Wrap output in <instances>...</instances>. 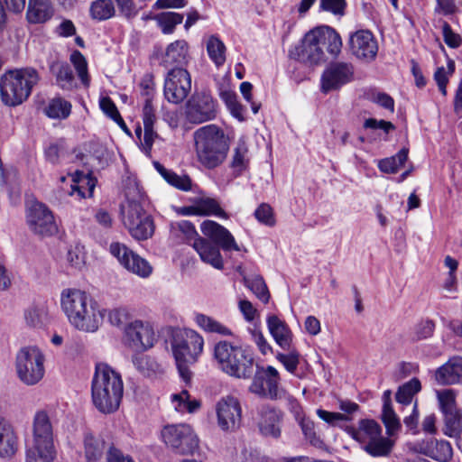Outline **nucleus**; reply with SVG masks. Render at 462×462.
I'll return each instance as SVG.
<instances>
[{
    "instance_id": "6e6d98bb",
    "label": "nucleus",
    "mask_w": 462,
    "mask_h": 462,
    "mask_svg": "<svg viewBox=\"0 0 462 462\" xmlns=\"http://www.w3.org/2000/svg\"><path fill=\"white\" fill-rule=\"evenodd\" d=\"M317 416L327 422L330 426H337L339 421H346L349 420V417L346 414H343L340 412H332L328 411L323 409H318L316 411Z\"/></svg>"
},
{
    "instance_id": "473e14b6",
    "label": "nucleus",
    "mask_w": 462,
    "mask_h": 462,
    "mask_svg": "<svg viewBox=\"0 0 462 462\" xmlns=\"http://www.w3.org/2000/svg\"><path fill=\"white\" fill-rule=\"evenodd\" d=\"M174 409L179 412L193 413L200 408L201 402L197 399H191L187 390H182L180 393L171 396Z\"/></svg>"
},
{
    "instance_id": "c03bdc74",
    "label": "nucleus",
    "mask_w": 462,
    "mask_h": 462,
    "mask_svg": "<svg viewBox=\"0 0 462 462\" xmlns=\"http://www.w3.org/2000/svg\"><path fill=\"white\" fill-rule=\"evenodd\" d=\"M70 61L73 64L79 78L85 87H88L90 83V78L88 72V63L85 57L79 51H74L70 54Z\"/></svg>"
},
{
    "instance_id": "6ab92c4d",
    "label": "nucleus",
    "mask_w": 462,
    "mask_h": 462,
    "mask_svg": "<svg viewBox=\"0 0 462 462\" xmlns=\"http://www.w3.org/2000/svg\"><path fill=\"white\" fill-rule=\"evenodd\" d=\"M27 449L55 451L53 429L46 411H37L32 423V440Z\"/></svg>"
},
{
    "instance_id": "412c9836",
    "label": "nucleus",
    "mask_w": 462,
    "mask_h": 462,
    "mask_svg": "<svg viewBox=\"0 0 462 462\" xmlns=\"http://www.w3.org/2000/svg\"><path fill=\"white\" fill-rule=\"evenodd\" d=\"M125 336L127 343L136 351H144L154 344V331L148 322L136 319L126 325Z\"/></svg>"
},
{
    "instance_id": "f257e3e1",
    "label": "nucleus",
    "mask_w": 462,
    "mask_h": 462,
    "mask_svg": "<svg viewBox=\"0 0 462 462\" xmlns=\"http://www.w3.org/2000/svg\"><path fill=\"white\" fill-rule=\"evenodd\" d=\"M60 305L70 324L79 330L95 332L103 320V310L84 291L64 289L60 295Z\"/></svg>"
},
{
    "instance_id": "c756f323",
    "label": "nucleus",
    "mask_w": 462,
    "mask_h": 462,
    "mask_svg": "<svg viewBox=\"0 0 462 462\" xmlns=\"http://www.w3.org/2000/svg\"><path fill=\"white\" fill-rule=\"evenodd\" d=\"M17 450V438L12 426L0 419V456L9 457Z\"/></svg>"
},
{
    "instance_id": "5fc2aeb1",
    "label": "nucleus",
    "mask_w": 462,
    "mask_h": 462,
    "mask_svg": "<svg viewBox=\"0 0 462 462\" xmlns=\"http://www.w3.org/2000/svg\"><path fill=\"white\" fill-rule=\"evenodd\" d=\"M434 328L435 324L433 321L429 319L420 321L414 327L412 340L420 341L430 337Z\"/></svg>"
},
{
    "instance_id": "774afa93",
    "label": "nucleus",
    "mask_w": 462,
    "mask_h": 462,
    "mask_svg": "<svg viewBox=\"0 0 462 462\" xmlns=\"http://www.w3.org/2000/svg\"><path fill=\"white\" fill-rule=\"evenodd\" d=\"M106 462H134L131 457L125 456L121 450L109 446L106 452Z\"/></svg>"
},
{
    "instance_id": "7ed1b4c3",
    "label": "nucleus",
    "mask_w": 462,
    "mask_h": 462,
    "mask_svg": "<svg viewBox=\"0 0 462 462\" xmlns=\"http://www.w3.org/2000/svg\"><path fill=\"white\" fill-rule=\"evenodd\" d=\"M203 235L210 238L215 245L203 237L195 239L192 247L199 254L200 259L214 268L221 270L224 267L223 258L219 248L224 251H240L232 234L223 226L212 220H205L200 226Z\"/></svg>"
},
{
    "instance_id": "cd10ccee",
    "label": "nucleus",
    "mask_w": 462,
    "mask_h": 462,
    "mask_svg": "<svg viewBox=\"0 0 462 462\" xmlns=\"http://www.w3.org/2000/svg\"><path fill=\"white\" fill-rule=\"evenodd\" d=\"M268 329L275 342L284 350H290L292 342V333L287 324L277 316L267 318Z\"/></svg>"
},
{
    "instance_id": "9b49d317",
    "label": "nucleus",
    "mask_w": 462,
    "mask_h": 462,
    "mask_svg": "<svg viewBox=\"0 0 462 462\" xmlns=\"http://www.w3.org/2000/svg\"><path fill=\"white\" fill-rule=\"evenodd\" d=\"M44 356L34 346H25L16 355V372L19 379L27 385L40 382L44 375Z\"/></svg>"
},
{
    "instance_id": "e2e57ef3",
    "label": "nucleus",
    "mask_w": 462,
    "mask_h": 462,
    "mask_svg": "<svg viewBox=\"0 0 462 462\" xmlns=\"http://www.w3.org/2000/svg\"><path fill=\"white\" fill-rule=\"evenodd\" d=\"M143 128L153 127L156 121L155 111L149 97L146 98L143 108Z\"/></svg>"
},
{
    "instance_id": "5701e85b",
    "label": "nucleus",
    "mask_w": 462,
    "mask_h": 462,
    "mask_svg": "<svg viewBox=\"0 0 462 462\" xmlns=\"http://www.w3.org/2000/svg\"><path fill=\"white\" fill-rule=\"evenodd\" d=\"M415 450L438 462H448L452 458L450 443L444 439H429L416 444Z\"/></svg>"
},
{
    "instance_id": "bb28decb",
    "label": "nucleus",
    "mask_w": 462,
    "mask_h": 462,
    "mask_svg": "<svg viewBox=\"0 0 462 462\" xmlns=\"http://www.w3.org/2000/svg\"><path fill=\"white\" fill-rule=\"evenodd\" d=\"M54 14L50 0H29L26 19L29 23L40 24L49 21Z\"/></svg>"
},
{
    "instance_id": "2f4dec72",
    "label": "nucleus",
    "mask_w": 462,
    "mask_h": 462,
    "mask_svg": "<svg viewBox=\"0 0 462 462\" xmlns=\"http://www.w3.org/2000/svg\"><path fill=\"white\" fill-rule=\"evenodd\" d=\"M193 212H197V216L214 215L223 218L227 217L226 213L221 208L217 200L211 198H201L196 200Z\"/></svg>"
},
{
    "instance_id": "bf43d9fd",
    "label": "nucleus",
    "mask_w": 462,
    "mask_h": 462,
    "mask_svg": "<svg viewBox=\"0 0 462 462\" xmlns=\"http://www.w3.org/2000/svg\"><path fill=\"white\" fill-rule=\"evenodd\" d=\"M45 315L43 309L31 308L25 311L24 318L30 327H38L43 323Z\"/></svg>"
},
{
    "instance_id": "c9c22d12",
    "label": "nucleus",
    "mask_w": 462,
    "mask_h": 462,
    "mask_svg": "<svg viewBox=\"0 0 462 462\" xmlns=\"http://www.w3.org/2000/svg\"><path fill=\"white\" fill-rule=\"evenodd\" d=\"M155 168L161 173L163 179L171 186L185 191L190 189L191 180L188 176H180L175 172L165 169L158 162L155 163Z\"/></svg>"
},
{
    "instance_id": "423d86ee",
    "label": "nucleus",
    "mask_w": 462,
    "mask_h": 462,
    "mask_svg": "<svg viewBox=\"0 0 462 462\" xmlns=\"http://www.w3.org/2000/svg\"><path fill=\"white\" fill-rule=\"evenodd\" d=\"M40 77L33 68L10 70L0 79V93L4 104L15 106L22 104L31 95L32 88Z\"/></svg>"
},
{
    "instance_id": "052dcab7",
    "label": "nucleus",
    "mask_w": 462,
    "mask_h": 462,
    "mask_svg": "<svg viewBox=\"0 0 462 462\" xmlns=\"http://www.w3.org/2000/svg\"><path fill=\"white\" fill-rule=\"evenodd\" d=\"M254 216L258 221L267 225H274L273 209L268 204H261L254 212Z\"/></svg>"
},
{
    "instance_id": "864d4df0",
    "label": "nucleus",
    "mask_w": 462,
    "mask_h": 462,
    "mask_svg": "<svg viewBox=\"0 0 462 462\" xmlns=\"http://www.w3.org/2000/svg\"><path fill=\"white\" fill-rule=\"evenodd\" d=\"M289 351L288 354L279 353L277 359L284 365L288 372L294 374L300 363V354L291 346Z\"/></svg>"
},
{
    "instance_id": "09e8293b",
    "label": "nucleus",
    "mask_w": 462,
    "mask_h": 462,
    "mask_svg": "<svg viewBox=\"0 0 462 462\" xmlns=\"http://www.w3.org/2000/svg\"><path fill=\"white\" fill-rule=\"evenodd\" d=\"M248 149L245 142H239L236 147L234 149V154L230 163L231 168L235 171L241 172L247 164Z\"/></svg>"
},
{
    "instance_id": "a18cd8bd",
    "label": "nucleus",
    "mask_w": 462,
    "mask_h": 462,
    "mask_svg": "<svg viewBox=\"0 0 462 462\" xmlns=\"http://www.w3.org/2000/svg\"><path fill=\"white\" fill-rule=\"evenodd\" d=\"M207 50L210 59L217 66H220L225 62L226 47L218 38L215 36L210 37L207 43Z\"/></svg>"
},
{
    "instance_id": "79ce46f5",
    "label": "nucleus",
    "mask_w": 462,
    "mask_h": 462,
    "mask_svg": "<svg viewBox=\"0 0 462 462\" xmlns=\"http://www.w3.org/2000/svg\"><path fill=\"white\" fill-rule=\"evenodd\" d=\"M171 229L175 236H182V238L191 245L195 239L199 237L194 226L187 220L172 223Z\"/></svg>"
},
{
    "instance_id": "e433bc0d",
    "label": "nucleus",
    "mask_w": 462,
    "mask_h": 462,
    "mask_svg": "<svg viewBox=\"0 0 462 462\" xmlns=\"http://www.w3.org/2000/svg\"><path fill=\"white\" fill-rule=\"evenodd\" d=\"M73 180L78 184L72 186V193L77 192L80 198L92 197L96 187V179L77 171Z\"/></svg>"
},
{
    "instance_id": "20e7f679",
    "label": "nucleus",
    "mask_w": 462,
    "mask_h": 462,
    "mask_svg": "<svg viewBox=\"0 0 462 462\" xmlns=\"http://www.w3.org/2000/svg\"><path fill=\"white\" fill-rule=\"evenodd\" d=\"M198 162L206 169L220 166L229 151L228 138L217 125H207L193 133Z\"/></svg>"
},
{
    "instance_id": "7c9ffc66",
    "label": "nucleus",
    "mask_w": 462,
    "mask_h": 462,
    "mask_svg": "<svg viewBox=\"0 0 462 462\" xmlns=\"http://www.w3.org/2000/svg\"><path fill=\"white\" fill-rule=\"evenodd\" d=\"M51 72L56 77V81L63 89H70L74 84V75L69 65L66 62L54 61L50 66Z\"/></svg>"
},
{
    "instance_id": "a211bd4d",
    "label": "nucleus",
    "mask_w": 462,
    "mask_h": 462,
    "mask_svg": "<svg viewBox=\"0 0 462 462\" xmlns=\"http://www.w3.org/2000/svg\"><path fill=\"white\" fill-rule=\"evenodd\" d=\"M110 253L116 257L118 262L129 272L147 278L152 272V265L145 259L130 250L125 245L118 242L110 245Z\"/></svg>"
},
{
    "instance_id": "f03ea898",
    "label": "nucleus",
    "mask_w": 462,
    "mask_h": 462,
    "mask_svg": "<svg viewBox=\"0 0 462 462\" xmlns=\"http://www.w3.org/2000/svg\"><path fill=\"white\" fill-rule=\"evenodd\" d=\"M124 393L121 374L106 364L97 365L91 383V399L96 409L103 414L116 412Z\"/></svg>"
},
{
    "instance_id": "603ef678",
    "label": "nucleus",
    "mask_w": 462,
    "mask_h": 462,
    "mask_svg": "<svg viewBox=\"0 0 462 462\" xmlns=\"http://www.w3.org/2000/svg\"><path fill=\"white\" fill-rule=\"evenodd\" d=\"M298 424L300 425L306 440H308L311 445L319 446L322 444V440L316 433L315 423L312 420L305 417L301 419Z\"/></svg>"
},
{
    "instance_id": "a19ab883",
    "label": "nucleus",
    "mask_w": 462,
    "mask_h": 462,
    "mask_svg": "<svg viewBox=\"0 0 462 462\" xmlns=\"http://www.w3.org/2000/svg\"><path fill=\"white\" fill-rule=\"evenodd\" d=\"M45 112L51 118L65 119L71 112V105L62 98H54L50 102Z\"/></svg>"
},
{
    "instance_id": "49530a36",
    "label": "nucleus",
    "mask_w": 462,
    "mask_h": 462,
    "mask_svg": "<svg viewBox=\"0 0 462 462\" xmlns=\"http://www.w3.org/2000/svg\"><path fill=\"white\" fill-rule=\"evenodd\" d=\"M381 417L386 428V433L389 437L395 435L400 430V419L395 413L393 408L383 409Z\"/></svg>"
},
{
    "instance_id": "a878e982",
    "label": "nucleus",
    "mask_w": 462,
    "mask_h": 462,
    "mask_svg": "<svg viewBox=\"0 0 462 462\" xmlns=\"http://www.w3.org/2000/svg\"><path fill=\"white\" fill-rule=\"evenodd\" d=\"M436 380L441 384L462 383V357L453 356L436 372Z\"/></svg>"
},
{
    "instance_id": "4be33fe9",
    "label": "nucleus",
    "mask_w": 462,
    "mask_h": 462,
    "mask_svg": "<svg viewBox=\"0 0 462 462\" xmlns=\"http://www.w3.org/2000/svg\"><path fill=\"white\" fill-rule=\"evenodd\" d=\"M350 50L357 59L372 61L378 51V43L371 31H356L349 38Z\"/></svg>"
},
{
    "instance_id": "ddd939ff",
    "label": "nucleus",
    "mask_w": 462,
    "mask_h": 462,
    "mask_svg": "<svg viewBox=\"0 0 462 462\" xmlns=\"http://www.w3.org/2000/svg\"><path fill=\"white\" fill-rule=\"evenodd\" d=\"M26 223L29 229L41 237L51 236L58 226L51 210L43 203L32 202L26 210Z\"/></svg>"
},
{
    "instance_id": "72a5a7b5",
    "label": "nucleus",
    "mask_w": 462,
    "mask_h": 462,
    "mask_svg": "<svg viewBox=\"0 0 462 462\" xmlns=\"http://www.w3.org/2000/svg\"><path fill=\"white\" fill-rule=\"evenodd\" d=\"M421 389L420 382L418 378H412L409 382L403 383L397 390L395 394L396 402L408 405L412 402V399L416 393Z\"/></svg>"
},
{
    "instance_id": "c85d7f7f",
    "label": "nucleus",
    "mask_w": 462,
    "mask_h": 462,
    "mask_svg": "<svg viewBox=\"0 0 462 462\" xmlns=\"http://www.w3.org/2000/svg\"><path fill=\"white\" fill-rule=\"evenodd\" d=\"M83 446L87 462H100L110 445L106 444L101 437L86 432Z\"/></svg>"
},
{
    "instance_id": "13d9d810",
    "label": "nucleus",
    "mask_w": 462,
    "mask_h": 462,
    "mask_svg": "<svg viewBox=\"0 0 462 462\" xmlns=\"http://www.w3.org/2000/svg\"><path fill=\"white\" fill-rule=\"evenodd\" d=\"M55 457V451L26 450V462H51Z\"/></svg>"
},
{
    "instance_id": "6e6552de",
    "label": "nucleus",
    "mask_w": 462,
    "mask_h": 462,
    "mask_svg": "<svg viewBox=\"0 0 462 462\" xmlns=\"http://www.w3.org/2000/svg\"><path fill=\"white\" fill-rule=\"evenodd\" d=\"M346 431L372 457H387L393 450L394 441L382 435V427L374 420L363 419L357 428L348 427Z\"/></svg>"
},
{
    "instance_id": "4468645a",
    "label": "nucleus",
    "mask_w": 462,
    "mask_h": 462,
    "mask_svg": "<svg viewBox=\"0 0 462 462\" xmlns=\"http://www.w3.org/2000/svg\"><path fill=\"white\" fill-rule=\"evenodd\" d=\"M355 71L356 69L352 62H330L321 75L320 91L323 94H328L340 89L355 79Z\"/></svg>"
},
{
    "instance_id": "f3484780",
    "label": "nucleus",
    "mask_w": 462,
    "mask_h": 462,
    "mask_svg": "<svg viewBox=\"0 0 462 462\" xmlns=\"http://www.w3.org/2000/svg\"><path fill=\"white\" fill-rule=\"evenodd\" d=\"M217 114L216 101L205 92L194 94L187 102L185 115L189 123L202 124L215 119Z\"/></svg>"
},
{
    "instance_id": "2eb2a0df",
    "label": "nucleus",
    "mask_w": 462,
    "mask_h": 462,
    "mask_svg": "<svg viewBox=\"0 0 462 462\" xmlns=\"http://www.w3.org/2000/svg\"><path fill=\"white\" fill-rule=\"evenodd\" d=\"M191 90V77L183 68H171L164 79L163 95L171 104H180Z\"/></svg>"
},
{
    "instance_id": "dca6fc26",
    "label": "nucleus",
    "mask_w": 462,
    "mask_h": 462,
    "mask_svg": "<svg viewBox=\"0 0 462 462\" xmlns=\"http://www.w3.org/2000/svg\"><path fill=\"white\" fill-rule=\"evenodd\" d=\"M217 426L221 430L232 432L237 430L242 422V407L238 398L226 395L216 403Z\"/></svg>"
},
{
    "instance_id": "3c124183",
    "label": "nucleus",
    "mask_w": 462,
    "mask_h": 462,
    "mask_svg": "<svg viewBox=\"0 0 462 462\" xmlns=\"http://www.w3.org/2000/svg\"><path fill=\"white\" fill-rule=\"evenodd\" d=\"M158 25L162 29H174L183 21V15L176 12H162L155 16Z\"/></svg>"
},
{
    "instance_id": "b1692460",
    "label": "nucleus",
    "mask_w": 462,
    "mask_h": 462,
    "mask_svg": "<svg viewBox=\"0 0 462 462\" xmlns=\"http://www.w3.org/2000/svg\"><path fill=\"white\" fill-rule=\"evenodd\" d=\"M259 415L258 426L261 433L267 437L279 438L281 435V411L269 405H263L259 409Z\"/></svg>"
},
{
    "instance_id": "0eeeda50",
    "label": "nucleus",
    "mask_w": 462,
    "mask_h": 462,
    "mask_svg": "<svg viewBox=\"0 0 462 462\" xmlns=\"http://www.w3.org/2000/svg\"><path fill=\"white\" fill-rule=\"evenodd\" d=\"M204 346V339L197 331L185 329L173 337L171 347L180 375L185 382L191 378L189 365L197 362Z\"/></svg>"
},
{
    "instance_id": "4c0bfd02",
    "label": "nucleus",
    "mask_w": 462,
    "mask_h": 462,
    "mask_svg": "<svg viewBox=\"0 0 462 462\" xmlns=\"http://www.w3.org/2000/svg\"><path fill=\"white\" fill-rule=\"evenodd\" d=\"M90 15L97 21H105L115 15L116 10L112 0H96L91 4Z\"/></svg>"
},
{
    "instance_id": "ea45409f",
    "label": "nucleus",
    "mask_w": 462,
    "mask_h": 462,
    "mask_svg": "<svg viewBox=\"0 0 462 462\" xmlns=\"http://www.w3.org/2000/svg\"><path fill=\"white\" fill-rule=\"evenodd\" d=\"M437 398L440 411L444 417L458 411L456 404V393L452 389H444L437 392Z\"/></svg>"
},
{
    "instance_id": "0e129e2a",
    "label": "nucleus",
    "mask_w": 462,
    "mask_h": 462,
    "mask_svg": "<svg viewBox=\"0 0 462 462\" xmlns=\"http://www.w3.org/2000/svg\"><path fill=\"white\" fill-rule=\"evenodd\" d=\"M419 410L417 402H414L412 407V411L409 416H406L403 419V423L412 434L416 435L419 433L418 424H419Z\"/></svg>"
},
{
    "instance_id": "58836bf2",
    "label": "nucleus",
    "mask_w": 462,
    "mask_h": 462,
    "mask_svg": "<svg viewBox=\"0 0 462 462\" xmlns=\"http://www.w3.org/2000/svg\"><path fill=\"white\" fill-rule=\"evenodd\" d=\"M244 282L260 300L263 303L269 301L270 293L262 276L244 277Z\"/></svg>"
},
{
    "instance_id": "39448f33",
    "label": "nucleus",
    "mask_w": 462,
    "mask_h": 462,
    "mask_svg": "<svg viewBox=\"0 0 462 462\" xmlns=\"http://www.w3.org/2000/svg\"><path fill=\"white\" fill-rule=\"evenodd\" d=\"M323 48L332 56L340 53L342 40L337 31H308L290 55L304 63L318 64L323 60Z\"/></svg>"
},
{
    "instance_id": "9d476101",
    "label": "nucleus",
    "mask_w": 462,
    "mask_h": 462,
    "mask_svg": "<svg viewBox=\"0 0 462 462\" xmlns=\"http://www.w3.org/2000/svg\"><path fill=\"white\" fill-rule=\"evenodd\" d=\"M128 206L124 213L123 223L129 234L135 240H147L154 233V224L152 217L143 209L142 196L138 199L132 198L130 192H126Z\"/></svg>"
},
{
    "instance_id": "f8f14e48",
    "label": "nucleus",
    "mask_w": 462,
    "mask_h": 462,
    "mask_svg": "<svg viewBox=\"0 0 462 462\" xmlns=\"http://www.w3.org/2000/svg\"><path fill=\"white\" fill-rule=\"evenodd\" d=\"M161 435L163 442L180 455H191L199 448V438L188 424L167 425Z\"/></svg>"
},
{
    "instance_id": "680f3d73",
    "label": "nucleus",
    "mask_w": 462,
    "mask_h": 462,
    "mask_svg": "<svg viewBox=\"0 0 462 462\" xmlns=\"http://www.w3.org/2000/svg\"><path fill=\"white\" fill-rule=\"evenodd\" d=\"M158 137L159 135L153 130V127L143 128V139L141 140V147L147 156L151 155L152 144Z\"/></svg>"
},
{
    "instance_id": "69168bd1",
    "label": "nucleus",
    "mask_w": 462,
    "mask_h": 462,
    "mask_svg": "<svg viewBox=\"0 0 462 462\" xmlns=\"http://www.w3.org/2000/svg\"><path fill=\"white\" fill-rule=\"evenodd\" d=\"M364 127L374 130L381 129L386 134L395 129L394 125L391 122L385 120H377L375 118L366 119L364 123Z\"/></svg>"
},
{
    "instance_id": "aec40b11",
    "label": "nucleus",
    "mask_w": 462,
    "mask_h": 462,
    "mask_svg": "<svg viewBox=\"0 0 462 462\" xmlns=\"http://www.w3.org/2000/svg\"><path fill=\"white\" fill-rule=\"evenodd\" d=\"M279 382V372L273 366L269 365L263 372L254 374L249 391L260 397L276 400L282 395Z\"/></svg>"
},
{
    "instance_id": "1a4fd4ad",
    "label": "nucleus",
    "mask_w": 462,
    "mask_h": 462,
    "mask_svg": "<svg viewBox=\"0 0 462 462\" xmlns=\"http://www.w3.org/2000/svg\"><path fill=\"white\" fill-rule=\"evenodd\" d=\"M215 358L226 374L237 378H249L254 372V358L250 353L227 341H220L215 346Z\"/></svg>"
},
{
    "instance_id": "4d7b16f0",
    "label": "nucleus",
    "mask_w": 462,
    "mask_h": 462,
    "mask_svg": "<svg viewBox=\"0 0 462 462\" xmlns=\"http://www.w3.org/2000/svg\"><path fill=\"white\" fill-rule=\"evenodd\" d=\"M129 311L127 309L119 307L110 310L108 311L107 317L109 322L113 326L120 327L127 322L129 319Z\"/></svg>"
},
{
    "instance_id": "f704fd0d",
    "label": "nucleus",
    "mask_w": 462,
    "mask_h": 462,
    "mask_svg": "<svg viewBox=\"0 0 462 462\" xmlns=\"http://www.w3.org/2000/svg\"><path fill=\"white\" fill-rule=\"evenodd\" d=\"M408 159V150L402 148L394 156L383 159L378 162V168L385 173H396Z\"/></svg>"
},
{
    "instance_id": "37998d69",
    "label": "nucleus",
    "mask_w": 462,
    "mask_h": 462,
    "mask_svg": "<svg viewBox=\"0 0 462 462\" xmlns=\"http://www.w3.org/2000/svg\"><path fill=\"white\" fill-rule=\"evenodd\" d=\"M444 434L450 438H457L462 432V411L444 417Z\"/></svg>"
},
{
    "instance_id": "de8ad7c7",
    "label": "nucleus",
    "mask_w": 462,
    "mask_h": 462,
    "mask_svg": "<svg viewBox=\"0 0 462 462\" xmlns=\"http://www.w3.org/2000/svg\"><path fill=\"white\" fill-rule=\"evenodd\" d=\"M455 70V62L452 60H448V69L439 67L434 73V79L437 82L439 91L443 96L447 95V85L448 82V76L452 75Z\"/></svg>"
},
{
    "instance_id": "8fccbe9b",
    "label": "nucleus",
    "mask_w": 462,
    "mask_h": 462,
    "mask_svg": "<svg viewBox=\"0 0 462 462\" xmlns=\"http://www.w3.org/2000/svg\"><path fill=\"white\" fill-rule=\"evenodd\" d=\"M346 0H319V11L331 13L341 18L346 14Z\"/></svg>"
},
{
    "instance_id": "338daca9",
    "label": "nucleus",
    "mask_w": 462,
    "mask_h": 462,
    "mask_svg": "<svg viewBox=\"0 0 462 462\" xmlns=\"http://www.w3.org/2000/svg\"><path fill=\"white\" fill-rule=\"evenodd\" d=\"M99 105L104 114H106L113 121L119 117L120 114L117 110V107L110 97H102L99 101Z\"/></svg>"
},
{
    "instance_id": "393cba45",
    "label": "nucleus",
    "mask_w": 462,
    "mask_h": 462,
    "mask_svg": "<svg viewBox=\"0 0 462 462\" xmlns=\"http://www.w3.org/2000/svg\"><path fill=\"white\" fill-rule=\"evenodd\" d=\"M188 52L187 42L183 40H178L168 45L161 64L166 69L170 67L182 68L187 63Z\"/></svg>"
}]
</instances>
